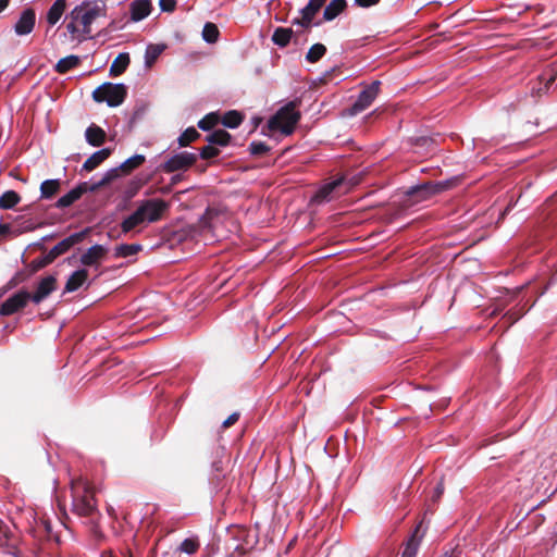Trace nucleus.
<instances>
[{
	"label": "nucleus",
	"mask_w": 557,
	"mask_h": 557,
	"mask_svg": "<svg viewBox=\"0 0 557 557\" xmlns=\"http://www.w3.org/2000/svg\"><path fill=\"white\" fill-rule=\"evenodd\" d=\"M107 13V0H86L65 16V28L72 39L82 40L90 36L91 24Z\"/></svg>",
	"instance_id": "1"
},
{
	"label": "nucleus",
	"mask_w": 557,
	"mask_h": 557,
	"mask_svg": "<svg viewBox=\"0 0 557 557\" xmlns=\"http://www.w3.org/2000/svg\"><path fill=\"white\" fill-rule=\"evenodd\" d=\"M72 497V509L74 513L81 517H89L94 515L96 511V500L92 488L87 482L83 480H78L77 482L73 481Z\"/></svg>",
	"instance_id": "2"
},
{
	"label": "nucleus",
	"mask_w": 557,
	"mask_h": 557,
	"mask_svg": "<svg viewBox=\"0 0 557 557\" xmlns=\"http://www.w3.org/2000/svg\"><path fill=\"white\" fill-rule=\"evenodd\" d=\"M296 101H289L287 104L277 110L268 121V128L271 132H281L288 136L293 134L296 124L300 120V112L296 110Z\"/></svg>",
	"instance_id": "3"
},
{
	"label": "nucleus",
	"mask_w": 557,
	"mask_h": 557,
	"mask_svg": "<svg viewBox=\"0 0 557 557\" xmlns=\"http://www.w3.org/2000/svg\"><path fill=\"white\" fill-rule=\"evenodd\" d=\"M127 96V87L122 84L103 83L92 91V99L96 102H106L109 107L115 108L122 104Z\"/></svg>",
	"instance_id": "4"
},
{
	"label": "nucleus",
	"mask_w": 557,
	"mask_h": 557,
	"mask_svg": "<svg viewBox=\"0 0 557 557\" xmlns=\"http://www.w3.org/2000/svg\"><path fill=\"white\" fill-rule=\"evenodd\" d=\"M230 461L227 450L224 446L216 447L211 456L210 463V484L215 490H220L223 486V480L226 476V466Z\"/></svg>",
	"instance_id": "5"
},
{
	"label": "nucleus",
	"mask_w": 557,
	"mask_h": 557,
	"mask_svg": "<svg viewBox=\"0 0 557 557\" xmlns=\"http://www.w3.org/2000/svg\"><path fill=\"white\" fill-rule=\"evenodd\" d=\"M168 207V202L163 199L151 198L139 201L137 208L139 211H141L145 223L149 224L159 221Z\"/></svg>",
	"instance_id": "6"
},
{
	"label": "nucleus",
	"mask_w": 557,
	"mask_h": 557,
	"mask_svg": "<svg viewBox=\"0 0 557 557\" xmlns=\"http://www.w3.org/2000/svg\"><path fill=\"white\" fill-rule=\"evenodd\" d=\"M381 82L374 81L361 90L356 101L349 108V113L356 115L369 108L376 98L380 90Z\"/></svg>",
	"instance_id": "7"
},
{
	"label": "nucleus",
	"mask_w": 557,
	"mask_h": 557,
	"mask_svg": "<svg viewBox=\"0 0 557 557\" xmlns=\"http://www.w3.org/2000/svg\"><path fill=\"white\" fill-rule=\"evenodd\" d=\"M450 185L451 181L448 180L437 183L428 182L410 187L406 194L409 197H417V201H420L448 189Z\"/></svg>",
	"instance_id": "8"
},
{
	"label": "nucleus",
	"mask_w": 557,
	"mask_h": 557,
	"mask_svg": "<svg viewBox=\"0 0 557 557\" xmlns=\"http://www.w3.org/2000/svg\"><path fill=\"white\" fill-rule=\"evenodd\" d=\"M345 182L346 177L342 175L323 184L311 197V203L320 206L332 201Z\"/></svg>",
	"instance_id": "9"
},
{
	"label": "nucleus",
	"mask_w": 557,
	"mask_h": 557,
	"mask_svg": "<svg viewBox=\"0 0 557 557\" xmlns=\"http://www.w3.org/2000/svg\"><path fill=\"white\" fill-rule=\"evenodd\" d=\"M325 0H309L306 7L300 9L301 17L293 20V25H299L304 28H311L312 26H320L321 22L313 23V17L320 11Z\"/></svg>",
	"instance_id": "10"
},
{
	"label": "nucleus",
	"mask_w": 557,
	"mask_h": 557,
	"mask_svg": "<svg viewBox=\"0 0 557 557\" xmlns=\"http://www.w3.org/2000/svg\"><path fill=\"white\" fill-rule=\"evenodd\" d=\"M29 300L30 293L25 289L18 290L2 302L0 306V315L8 317L14 314L18 310L25 308Z\"/></svg>",
	"instance_id": "11"
},
{
	"label": "nucleus",
	"mask_w": 557,
	"mask_h": 557,
	"mask_svg": "<svg viewBox=\"0 0 557 557\" xmlns=\"http://www.w3.org/2000/svg\"><path fill=\"white\" fill-rule=\"evenodd\" d=\"M223 212L213 207H208L205 213L199 218L195 227L200 235L213 232L218 224L222 222Z\"/></svg>",
	"instance_id": "12"
},
{
	"label": "nucleus",
	"mask_w": 557,
	"mask_h": 557,
	"mask_svg": "<svg viewBox=\"0 0 557 557\" xmlns=\"http://www.w3.org/2000/svg\"><path fill=\"white\" fill-rule=\"evenodd\" d=\"M198 154L188 151H182L172 156L163 165L166 173H173L181 170H186L197 161Z\"/></svg>",
	"instance_id": "13"
},
{
	"label": "nucleus",
	"mask_w": 557,
	"mask_h": 557,
	"mask_svg": "<svg viewBox=\"0 0 557 557\" xmlns=\"http://www.w3.org/2000/svg\"><path fill=\"white\" fill-rule=\"evenodd\" d=\"M87 191L91 193V186L89 182L79 183L75 188L71 189L69 193L60 197L54 203V207L58 209L69 208Z\"/></svg>",
	"instance_id": "14"
},
{
	"label": "nucleus",
	"mask_w": 557,
	"mask_h": 557,
	"mask_svg": "<svg viewBox=\"0 0 557 557\" xmlns=\"http://www.w3.org/2000/svg\"><path fill=\"white\" fill-rule=\"evenodd\" d=\"M55 288H57V278L53 275H47L39 281L35 293L33 295H30V300L34 304H40L53 290H55Z\"/></svg>",
	"instance_id": "15"
},
{
	"label": "nucleus",
	"mask_w": 557,
	"mask_h": 557,
	"mask_svg": "<svg viewBox=\"0 0 557 557\" xmlns=\"http://www.w3.org/2000/svg\"><path fill=\"white\" fill-rule=\"evenodd\" d=\"M36 22L35 11L30 8L23 10L17 22L14 25V32L17 36H25L33 32Z\"/></svg>",
	"instance_id": "16"
},
{
	"label": "nucleus",
	"mask_w": 557,
	"mask_h": 557,
	"mask_svg": "<svg viewBox=\"0 0 557 557\" xmlns=\"http://www.w3.org/2000/svg\"><path fill=\"white\" fill-rule=\"evenodd\" d=\"M107 252V247L96 244L88 248L87 251L81 256V263L85 267H95L98 269L99 261L106 256Z\"/></svg>",
	"instance_id": "17"
},
{
	"label": "nucleus",
	"mask_w": 557,
	"mask_h": 557,
	"mask_svg": "<svg viewBox=\"0 0 557 557\" xmlns=\"http://www.w3.org/2000/svg\"><path fill=\"white\" fill-rule=\"evenodd\" d=\"M89 228H85L81 232L73 233L66 238L62 239L54 247H52V252L57 253L58 257L69 251L73 246L81 243L86 235L88 234Z\"/></svg>",
	"instance_id": "18"
},
{
	"label": "nucleus",
	"mask_w": 557,
	"mask_h": 557,
	"mask_svg": "<svg viewBox=\"0 0 557 557\" xmlns=\"http://www.w3.org/2000/svg\"><path fill=\"white\" fill-rule=\"evenodd\" d=\"M66 0H55L52 5L48 9L46 14L47 24L52 27L57 25L66 10Z\"/></svg>",
	"instance_id": "19"
},
{
	"label": "nucleus",
	"mask_w": 557,
	"mask_h": 557,
	"mask_svg": "<svg viewBox=\"0 0 557 557\" xmlns=\"http://www.w3.org/2000/svg\"><path fill=\"white\" fill-rule=\"evenodd\" d=\"M151 11V3L149 0H135L131 4V18L134 22H139L147 17Z\"/></svg>",
	"instance_id": "20"
},
{
	"label": "nucleus",
	"mask_w": 557,
	"mask_h": 557,
	"mask_svg": "<svg viewBox=\"0 0 557 557\" xmlns=\"http://www.w3.org/2000/svg\"><path fill=\"white\" fill-rule=\"evenodd\" d=\"M88 271L86 269H78L74 271L67 278L64 292L73 293L76 292L87 280Z\"/></svg>",
	"instance_id": "21"
},
{
	"label": "nucleus",
	"mask_w": 557,
	"mask_h": 557,
	"mask_svg": "<svg viewBox=\"0 0 557 557\" xmlns=\"http://www.w3.org/2000/svg\"><path fill=\"white\" fill-rule=\"evenodd\" d=\"M122 168L121 165L117 166V168H113V169H110L108 170L100 180L98 181H95L94 178L91 180V182H89L90 186H91V193L94 191H97L99 190L101 187L110 184L111 182H113L114 180H116L117 177H120L121 173H122Z\"/></svg>",
	"instance_id": "22"
},
{
	"label": "nucleus",
	"mask_w": 557,
	"mask_h": 557,
	"mask_svg": "<svg viewBox=\"0 0 557 557\" xmlns=\"http://www.w3.org/2000/svg\"><path fill=\"white\" fill-rule=\"evenodd\" d=\"M111 154L110 148H103L94 152L83 164V170L89 172L99 166Z\"/></svg>",
	"instance_id": "23"
},
{
	"label": "nucleus",
	"mask_w": 557,
	"mask_h": 557,
	"mask_svg": "<svg viewBox=\"0 0 557 557\" xmlns=\"http://www.w3.org/2000/svg\"><path fill=\"white\" fill-rule=\"evenodd\" d=\"M145 221L141 215V211L138 210V208L129 214L127 218H125L121 223V232L123 234H128L132 231H134L136 227L145 225Z\"/></svg>",
	"instance_id": "24"
},
{
	"label": "nucleus",
	"mask_w": 557,
	"mask_h": 557,
	"mask_svg": "<svg viewBox=\"0 0 557 557\" xmlns=\"http://www.w3.org/2000/svg\"><path fill=\"white\" fill-rule=\"evenodd\" d=\"M86 141L92 147H99L104 143L106 132L95 124L87 127L85 132Z\"/></svg>",
	"instance_id": "25"
},
{
	"label": "nucleus",
	"mask_w": 557,
	"mask_h": 557,
	"mask_svg": "<svg viewBox=\"0 0 557 557\" xmlns=\"http://www.w3.org/2000/svg\"><path fill=\"white\" fill-rule=\"evenodd\" d=\"M347 7L346 0H332L323 11V20L331 22L335 20Z\"/></svg>",
	"instance_id": "26"
},
{
	"label": "nucleus",
	"mask_w": 557,
	"mask_h": 557,
	"mask_svg": "<svg viewBox=\"0 0 557 557\" xmlns=\"http://www.w3.org/2000/svg\"><path fill=\"white\" fill-rule=\"evenodd\" d=\"M420 525H417L412 534L406 542L405 548L400 557H417L421 540V536L418 535Z\"/></svg>",
	"instance_id": "27"
},
{
	"label": "nucleus",
	"mask_w": 557,
	"mask_h": 557,
	"mask_svg": "<svg viewBox=\"0 0 557 557\" xmlns=\"http://www.w3.org/2000/svg\"><path fill=\"white\" fill-rule=\"evenodd\" d=\"M164 44H149L145 51V65L150 67L165 50Z\"/></svg>",
	"instance_id": "28"
},
{
	"label": "nucleus",
	"mask_w": 557,
	"mask_h": 557,
	"mask_svg": "<svg viewBox=\"0 0 557 557\" xmlns=\"http://www.w3.org/2000/svg\"><path fill=\"white\" fill-rule=\"evenodd\" d=\"M129 61V54L127 52L119 53L110 66V74L112 76H119L123 74L127 69Z\"/></svg>",
	"instance_id": "29"
},
{
	"label": "nucleus",
	"mask_w": 557,
	"mask_h": 557,
	"mask_svg": "<svg viewBox=\"0 0 557 557\" xmlns=\"http://www.w3.org/2000/svg\"><path fill=\"white\" fill-rule=\"evenodd\" d=\"M60 180H46L40 184V198L51 199L60 189Z\"/></svg>",
	"instance_id": "30"
},
{
	"label": "nucleus",
	"mask_w": 557,
	"mask_h": 557,
	"mask_svg": "<svg viewBox=\"0 0 557 557\" xmlns=\"http://www.w3.org/2000/svg\"><path fill=\"white\" fill-rule=\"evenodd\" d=\"M143 250L140 244H121L114 248V257L116 258H128L137 255Z\"/></svg>",
	"instance_id": "31"
},
{
	"label": "nucleus",
	"mask_w": 557,
	"mask_h": 557,
	"mask_svg": "<svg viewBox=\"0 0 557 557\" xmlns=\"http://www.w3.org/2000/svg\"><path fill=\"white\" fill-rule=\"evenodd\" d=\"M231 138H232L231 134L227 133L226 131L216 129V131L212 132L211 134H209L206 137V140L213 146L225 147L230 144Z\"/></svg>",
	"instance_id": "32"
},
{
	"label": "nucleus",
	"mask_w": 557,
	"mask_h": 557,
	"mask_svg": "<svg viewBox=\"0 0 557 557\" xmlns=\"http://www.w3.org/2000/svg\"><path fill=\"white\" fill-rule=\"evenodd\" d=\"M293 33L292 28L278 27L272 35V41L278 47H286L292 39Z\"/></svg>",
	"instance_id": "33"
},
{
	"label": "nucleus",
	"mask_w": 557,
	"mask_h": 557,
	"mask_svg": "<svg viewBox=\"0 0 557 557\" xmlns=\"http://www.w3.org/2000/svg\"><path fill=\"white\" fill-rule=\"evenodd\" d=\"M79 57L71 54L65 58H62L58 61L55 65V71L60 74H64L70 70L76 67L79 64Z\"/></svg>",
	"instance_id": "34"
},
{
	"label": "nucleus",
	"mask_w": 557,
	"mask_h": 557,
	"mask_svg": "<svg viewBox=\"0 0 557 557\" xmlns=\"http://www.w3.org/2000/svg\"><path fill=\"white\" fill-rule=\"evenodd\" d=\"M21 201L20 195L14 190H7L0 196V209H12Z\"/></svg>",
	"instance_id": "35"
},
{
	"label": "nucleus",
	"mask_w": 557,
	"mask_h": 557,
	"mask_svg": "<svg viewBox=\"0 0 557 557\" xmlns=\"http://www.w3.org/2000/svg\"><path fill=\"white\" fill-rule=\"evenodd\" d=\"M145 160L146 159L144 154H134L129 157L121 164L123 173H131L134 169L140 166L145 162Z\"/></svg>",
	"instance_id": "36"
},
{
	"label": "nucleus",
	"mask_w": 557,
	"mask_h": 557,
	"mask_svg": "<svg viewBox=\"0 0 557 557\" xmlns=\"http://www.w3.org/2000/svg\"><path fill=\"white\" fill-rule=\"evenodd\" d=\"M219 34H220V32L215 24L210 23V22L205 24L203 29H202V39L207 44H214L219 38Z\"/></svg>",
	"instance_id": "37"
},
{
	"label": "nucleus",
	"mask_w": 557,
	"mask_h": 557,
	"mask_svg": "<svg viewBox=\"0 0 557 557\" xmlns=\"http://www.w3.org/2000/svg\"><path fill=\"white\" fill-rule=\"evenodd\" d=\"M326 53V47L323 44H314L306 54V60L310 63L318 62Z\"/></svg>",
	"instance_id": "38"
},
{
	"label": "nucleus",
	"mask_w": 557,
	"mask_h": 557,
	"mask_svg": "<svg viewBox=\"0 0 557 557\" xmlns=\"http://www.w3.org/2000/svg\"><path fill=\"white\" fill-rule=\"evenodd\" d=\"M243 116L237 111H228L223 115L222 124L228 128H236L240 125Z\"/></svg>",
	"instance_id": "39"
},
{
	"label": "nucleus",
	"mask_w": 557,
	"mask_h": 557,
	"mask_svg": "<svg viewBox=\"0 0 557 557\" xmlns=\"http://www.w3.org/2000/svg\"><path fill=\"white\" fill-rule=\"evenodd\" d=\"M199 137L200 133L195 127H188L180 135L177 141L181 147H186Z\"/></svg>",
	"instance_id": "40"
},
{
	"label": "nucleus",
	"mask_w": 557,
	"mask_h": 557,
	"mask_svg": "<svg viewBox=\"0 0 557 557\" xmlns=\"http://www.w3.org/2000/svg\"><path fill=\"white\" fill-rule=\"evenodd\" d=\"M199 548V542L197 539H185L180 547L178 550L188 555L195 554Z\"/></svg>",
	"instance_id": "41"
},
{
	"label": "nucleus",
	"mask_w": 557,
	"mask_h": 557,
	"mask_svg": "<svg viewBox=\"0 0 557 557\" xmlns=\"http://www.w3.org/2000/svg\"><path fill=\"white\" fill-rule=\"evenodd\" d=\"M270 150V147L262 141H251L249 151L252 156H263Z\"/></svg>",
	"instance_id": "42"
},
{
	"label": "nucleus",
	"mask_w": 557,
	"mask_h": 557,
	"mask_svg": "<svg viewBox=\"0 0 557 557\" xmlns=\"http://www.w3.org/2000/svg\"><path fill=\"white\" fill-rule=\"evenodd\" d=\"M219 153H220L219 149L215 148L211 144H209L208 146H205L203 148H201L199 150L200 158L206 159V160L215 158V157H218Z\"/></svg>",
	"instance_id": "43"
},
{
	"label": "nucleus",
	"mask_w": 557,
	"mask_h": 557,
	"mask_svg": "<svg viewBox=\"0 0 557 557\" xmlns=\"http://www.w3.org/2000/svg\"><path fill=\"white\" fill-rule=\"evenodd\" d=\"M39 525L45 530L48 539L58 540V536L53 533L52 522L48 519H41Z\"/></svg>",
	"instance_id": "44"
},
{
	"label": "nucleus",
	"mask_w": 557,
	"mask_h": 557,
	"mask_svg": "<svg viewBox=\"0 0 557 557\" xmlns=\"http://www.w3.org/2000/svg\"><path fill=\"white\" fill-rule=\"evenodd\" d=\"M159 5L163 12H173L176 7V0H159Z\"/></svg>",
	"instance_id": "45"
},
{
	"label": "nucleus",
	"mask_w": 557,
	"mask_h": 557,
	"mask_svg": "<svg viewBox=\"0 0 557 557\" xmlns=\"http://www.w3.org/2000/svg\"><path fill=\"white\" fill-rule=\"evenodd\" d=\"M197 126L202 131H210L213 126V122L210 120V115H207L206 117L201 119Z\"/></svg>",
	"instance_id": "46"
},
{
	"label": "nucleus",
	"mask_w": 557,
	"mask_h": 557,
	"mask_svg": "<svg viewBox=\"0 0 557 557\" xmlns=\"http://www.w3.org/2000/svg\"><path fill=\"white\" fill-rule=\"evenodd\" d=\"M239 419V413L238 412H233L231 416H228L227 419H225L223 422H222V428L226 429V428H230L231 425L235 424Z\"/></svg>",
	"instance_id": "47"
},
{
	"label": "nucleus",
	"mask_w": 557,
	"mask_h": 557,
	"mask_svg": "<svg viewBox=\"0 0 557 557\" xmlns=\"http://www.w3.org/2000/svg\"><path fill=\"white\" fill-rule=\"evenodd\" d=\"M380 0H355V4L361 8H369L379 3Z\"/></svg>",
	"instance_id": "48"
},
{
	"label": "nucleus",
	"mask_w": 557,
	"mask_h": 557,
	"mask_svg": "<svg viewBox=\"0 0 557 557\" xmlns=\"http://www.w3.org/2000/svg\"><path fill=\"white\" fill-rule=\"evenodd\" d=\"M33 265L35 270H39L47 267L48 262H46V259L44 257H40L33 261Z\"/></svg>",
	"instance_id": "49"
},
{
	"label": "nucleus",
	"mask_w": 557,
	"mask_h": 557,
	"mask_svg": "<svg viewBox=\"0 0 557 557\" xmlns=\"http://www.w3.org/2000/svg\"><path fill=\"white\" fill-rule=\"evenodd\" d=\"M12 233L10 224L0 223V236H8Z\"/></svg>",
	"instance_id": "50"
},
{
	"label": "nucleus",
	"mask_w": 557,
	"mask_h": 557,
	"mask_svg": "<svg viewBox=\"0 0 557 557\" xmlns=\"http://www.w3.org/2000/svg\"><path fill=\"white\" fill-rule=\"evenodd\" d=\"M45 259H46V262H48V264L52 263L54 261V259L58 258V255L52 252V248L45 255L42 256Z\"/></svg>",
	"instance_id": "51"
},
{
	"label": "nucleus",
	"mask_w": 557,
	"mask_h": 557,
	"mask_svg": "<svg viewBox=\"0 0 557 557\" xmlns=\"http://www.w3.org/2000/svg\"><path fill=\"white\" fill-rule=\"evenodd\" d=\"M434 492H435V496H436V497H440V496L444 493V485H443V483H442V482H440V483L436 485V487H435Z\"/></svg>",
	"instance_id": "52"
},
{
	"label": "nucleus",
	"mask_w": 557,
	"mask_h": 557,
	"mask_svg": "<svg viewBox=\"0 0 557 557\" xmlns=\"http://www.w3.org/2000/svg\"><path fill=\"white\" fill-rule=\"evenodd\" d=\"M11 0H0V14L9 7Z\"/></svg>",
	"instance_id": "53"
},
{
	"label": "nucleus",
	"mask_w": 557,
	"mask_h": 557,
	"mask_svg": "<svg viewBox=\"0 0 557 557\" xmlns=\"http://www.w3.org/2000/svg\"><path fill=\"white\" fill-rule=\"evenodd\" d=\"M53 237H54V235H53V234H51V235H46V236L41 237V242L50 240V239H52Z\"/></svg>",
	"instance_id": "54"
},
{
	"label": "nucleus",
	"mask_w": 557,
	"mask_h": 557,
	"mask_svg": "<svg viewBox=\"0 0 557 557\" xmlns=\"http://www.w3.org/2000/svg\"><path fill=\"white\" fill-rule=\"evenodd\" d=\"M35 246H37L38 248L40 249H44V242H41V239L35 244Z\"/></svg>",
	"instance_id": "55"
},
{
	"label": "nucleus",
	"mask_w": 557,
	"mask_h": 557,
	"mask_svg": "<svg viewBox=\"0 0 557 557\" xmlns=\"http://www.w3.org/2000/svg\"><path fill=\"white\" fill-rule=\"evenodd\" d=\"M4 293H5L4 289H0V297H2Z\"/></svg>",
	"instance_id": "56"
}]
</instances>
